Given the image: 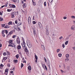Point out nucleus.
<instances>
[{
  "label": "nucleus",
  "instance_id": "1",
  "mask_svg": "<svg viewBox=\"0 0 75 75\" xmlns=\"http://www.w3.org/2000/svg\"><path fill=\"white\" fill-rule=\"evenodd\" d=\"M9 44L10 45H8V46L9 47H14L15 45L13 43V41L9 40Z\"/></svg>",
  "mask_w": 75,
  "mask_h": 75
},
{
  "label": "nucleus",
  "instance_id": "2",
  "mask_svg": "<svg viewBox=\"0 0 75 75\" xmlns=\"http://www.w3.org/2000/svg\"><path fill=\"white\" fill-rule=\"evenodd\" d=\"M22 47H23V49L25 50V52H28V50L27 49V47L23 43H22Z\"/></svg>",
  "mask_w": 75,
  "mask_h": 75
},
{
  "label": "nucleus",
  "instance_id": "3",
  "mask_svg": "<svg viewBox=\"0 0 75 75\" xmlns=\"http://www.w3.org/2000/svg\"><path fill=\"white\" fill-rule=\"evenodd\" d=\"M46 30L45 33L46 35H49V31H48V26H46Z\"/></svg>",
  "mask_w": 75,
  "mask_h": 75
},
{
  "label": "nucleus",
  "instance_id": "4",
  "mask_svg": "<svg viewBox=\"0 0 75 75\" xmlns=\"http://www.w3.org/2000/svg\"><path fill=\"white\" fill-rule=\"evenodd\" d=\"M27 45L29 48H31V47H32V45H31V43L29 42H27Z\"/></svg>",
  "mask_w": 75,
  "mask_h": 75
},
{
  "label": "nucleus",
  "instance_id": "5",
  "mask_svg": "<svg viewBox=\"0 0 75 75\" xmlns=\"http://www.w3.org/2000/svg\"><path fill=\"white\" fill-rule=\"evenodd\" d=\"M16 42L18 44H20V38H17V40L16 41Z\"/></svg>",
  "mask_w": 75,
  "mask_h": 75
},
{
  "label": "nucleus",
  "instance_id": "6",
  "mask_svg": "<svg viewBox=\"0 0 75 75\" xmlns=\"http://www.w3.org/2000/svg\"><path fill=\"white\" fill-rule=\"evenodd\" d=\"M71 30H75V25H73L71 27Z\"/></svg>",
  "mask_w": 75,
  "mask_h": 75
},
{
  "label": "nucleus",
  "instance_id": "7",
  "mask_svg": "<svg viewBox=\"0 0 75 75\" xmlns=\"http://www.w3.org/2000/svg\"><path fill=\"white\" fill-rule=\"evenodd\" d=\"M28 21L29 24H30L31 22V18L29 17L28 18Z\"/></svg>",
  "mask_w": 75,
  "mask_h": 75
},
{
  "label": "nucleus",
  "instance_id": "8",
  "mask_svg": "<svg viewBox=\"0 0 75 75\" xmlns=\"http://www.w3.org/2000/svg\"><path fill=\"white\" fill-rule=\"evenodd\" d=\"M17 48L18 50H20L21 48V46L19 44V45H18L17 46Z\"/></svg>",
  "mask_w": 75,
  "mask_h": 75
},
{
  "label": "nucleus",
  "instance_id": "9",
  "mask_svg": "<svg viewBox=\"0 0 75 75\" xmlns=\"http://www.w3.org/2000/svg\"><path fill=\"white\" fill-rule=\"evenodd\" d=\"M38 24L40 28H41L42 27V25H41V23L40 22L38 23Z\"/></svg>",
  "mask_w": 75,
  "mask_h": 75
},
{
  "label": "nucleus",
  "instance_id": "10",
  "mask_svg": "<svg viewBox=\"0 0 75 75\" xmlns=\"http://www.w3.org/2000/svg\"><path fill=\"white\" fill-rule=\"evenodd\" d=\"M7 59V57H4V58H3V59H2V62H3V61L4 60H6V59Z\"/></svg>",
  "mask_w": 75,
  "mask_h": 75
},
{
  "label": "nucleus",
  "instance_id": "11",
  "mask_svg": "<svg viewBox=\"0 0 75 75\" xmlns=\"http://www.w3.org/2000/svg\"><path fill=\"white\" fill-rule=\"evenodd\" d=\"M26 6H27L26 4H23V7L24 8H25V7H26Z\"/></svg>",
  "mask_w": 75,
  "mask_h": 75
},
{
  "label": "nucleus",
  "instance_id": "12",
  "mask_svg": "<svg viewBox=\"0 0 75 75\" xmlns=\"http://www.w3.org/2000/svg\"><path fill=\"white\" fill-rule=\"evenodd\" d=\"M28 69L30 71V70H31V67L30 66H29L28 67Z\"/></svg>",
  "mask_w": 75,
  "mask_h": 75
},
{
  "label": "nucleus",
  "instance_id": "13",
  "mask_svg": "<svg viewBox=\"0 0 75 75\" xmlns=\"http://www.w3.org/2000/svg\"><path fill=\"white\" fill-rule=\"evenodd\" d=\"M11 18H13L14 17V13H13L11 14Z\"/></svg>",
  "mask_w": 75,
  "mask_h": 75
},
{
  "label": "nucleus",
  "instance_id": "14",
  "mask_svg": "<svg viewBox=\"0 0 75 75\" xmlns=\"http://www.w3.org/2000/svg\"><path fill=\"white\" fill-rule=\"evenodd\" d=\"M42 67H44V69H46V71H47V66H42Z\"/></svg>",
  "mask_w": 75,
  "mask_h": 75
},
{
  "label": "nucleus",
  "instance_id": "15",
  "mask_svg": "<svg viewBox=\"0 0 75 75\" xmlns=\"http://www.w3.org/2000/svg\"><path fill=\"white\" fill-rule=\"evenodd\" d=\"M41 47L42 49V50H45V47H44V46L42 45H41Z\"/></svg>",
  "mask_w": 75,
  "mask_h": 75
},
{
  "label": "nucleus",
  "instance_id": "16",
  "mask_svg": "<svg viewBox=\"0 0 75 75\" xmlns=\"http://www.w3.org/2000/svg\"><path fill=\"white\" fill-rule=\"evenodd\" d=\"M12 8H16V6L14 4H12Z\"/></svg>",
  "mask_w": 75,
  "mask_h": 75
},
{
  "label": "nucleus",
  "instance_id": "17",
  "mask_svg": "<svg viewBox=\"0 0 75 75\" xmlns=\"http://www.w3.org/2000/svg\"><path fill=\"white\" fill-rule=\"evenodd\" d=\"M17 31H21V29L20 28H19L18 27V28L17 29H16Z\"/></svg>",
  "mask_w": 75,
  "mask_h": 75
},
{
  "label": "nucleus",
  "instance_id": "18",
  "mask_svg": "<svg viewBox=\"0 0 75 75\" xmlns=\"http://www.w3.org/2000/svg\"><path fill=\"white\" fill-rule=\"evenodd\" d=\"M12 24V22L11 21H10L8 23V25H11Z\"/></svg>",
  "mask_w": 75,
  "mask_h": 75
},
{
  "label": "nucleus",
  "instance_id": "19",
  "mask_svg": "<svg viewBox=\"0 0 75 75\" xmlns=\"http://www.w3.org/2000/svg\"><path fill=\"white\" fill-rule=\"evenodd\" d=\"M22 24V23H18V26H19V25H21V24Z\"/></svg>",
  "mask_w": 75,
  "mask_h": 75
},
{
  "label": "nucleus",
  "instance_id": "20",
  "mask_svg": "<svg viewBox=\"0 0 75 75\" xmlns=\"http://www.w3.org/2000/svg\"><path fill=\"white\" fill-rule=\"evenodd\" d=\"M35 59H38V57H37V55H36V54H35Z\"/></svg>",
  "mask_w": 75,
  "mask_h": 75
},
{
  "label": "nucleus",
  "instance_id": "21",
  "mask_svg": "<svg viewBox=\"0 0 75 75\" xmlns=\"http://www.w3.org/2000/svg\"><path fill=\"white\" fill-rule=\"evenodd\" d=\"M69 54H67L66 55V57L67 58H68V57H69Z\"/></svg>",
  "mask_w": 75,
  "mask_h": 75
},
{
  "label": "nucleus",
  "instance_id": "22",
  "mask_svg": "<svg viewBox=\"0 0 75 75\" xmlns=\"http://www.w3.org/2000/svg\"><path fill=\"white\" fill-rule=\"evenodd\" d=\"M8 69H6L5 70V72H8Z\"/></svg>",
  "mask_w": 75,
  "mask_h": 75
},
{
  "label": "nucleus",
  "instance_id": "23",
  "mask_svg": "<svg viewBox=\"0 0 75 75\" xmlns=\"http://www.w3.org/2000/svg\"><path fill=\"white\" fill-rule=\"evenodd\" d=\"M14 28L16 30H17V29L18 28V27L17 26H15L14 27Z\"/></svg>",
  "mask_w": 75,
  "mask_h": 75
},
{
  "label": "nucleus",
  "instance_id": "24",
  "mask_svg": "<svg viewBox=\"0 0 75 75\" xmlns=\"http://www.w3.org/2000/svg\"><path fill=\"white\" fill-rule=\"evenodd\" d=\"M9 8H12V4H10L9 5Z\"/></svg>",
  "mask_w": 75,
  "mask_h": 75
},
{
  "label": "nucleus",
  "instance_id": "25",
  "mask_svg": "<svg viewBox=\"0 0 75 75\" xmlns=\"http://www.w3.org/2000/svg\"><path fill=\"white\" fill-rule=\"evenodd\" d=\"M69 61V59H68V58L65 59V61L66 62H67V61Z\"/></svg>",
  "mask_w": 75,
  "mask_h": 75
},
{
  "label": "nucleus",
  "instance_id": "26",
  "mask_svg": "<svg viewBox=\"0 0 75 75\" xmlns=\"http://www.w3.org/2000/svg\"><path fill=\"white\" fill-rule=\"evenodd\" d=\"M68 43V41H67L65 42V45H67Z\"/></svg>",
  "mask_w": 75,
  "mask_h": 75
},
{
  "label": "nucleus",
  "instance_id": "27",
  "mask_svg": "<svg viewBox=\"0 0 75 75\" xmlns=\"http://www.w3.org/2000/svg\"><path fill=\"white\" fill-rule=\"evenodd\" d=\"M63 38V37L62 36H61L59 38V40H61V39H62Z\"/></svg>",
  "mask_w": 75,
  "mask_h": 75
},
{
  "label": "nucleus",
  "instance_id": "28",
  "mask_svg": "<svg viewBox=\"0 0 75 75\" xmlns=\"http://www.w3.org/2000/svg\"><path fill=\"white\" fill-rule=\"evenodd\" d=\"M58 56L59 57H61L62 56V54H59Z\"/></svg>",
  "mask_w": 75,
  "mask_h": 75
},
{
  "label": "nucleus",
  "instance_id": "29",
  "mask_svg": "<svg viewBox=\"0 0 75 75\" xmlns=\"http://www.w3.org/2000/svg\"><path fill=\"white\" fill-rule=\"evenodd\" d=\"M5 6L6 7H7V4H6V5H4L2 6V8H3V7H5Z\"/></svg>",
  "mask_w": 75,
  "mask_h": 75
},
{
  "label": "nucleus",
  "instance_id": "30",
  "mask_svg": "<svg viewBox=\"0 0 75 75\" xmlns=\"http://www.w3.org/2000/svg\"><path fill=\"white\" fill-rule=\"evenodd\" d=\"M5 28H10L9 26H8L7 25L6 26L4 27Z\"/></svg>",
  "mask_w": 75,
  "mask_h": 75
},
{
  "label": "nucleus",
  "instance_id": "31",
  "mask_svg": "<svg viewBox=\"0 0 75 75\" xmlns=\"http://www.w3.org/2000/svg\"><path fill=\"white\" fill-rule=\"evenodd\" d=\"M16 58H19V56L18 55V54H17L16 55Z\"/></svg>",
  "mask_w": 75,
  "mask_h": 75
},
{
  "label": "nucleus",
  "instance_id": "32",
  "mask_svg": "<svg viewBox=\"0 0 75 75\" xmlns=\"http://www.w3.org/2000/svg\"><path fill=\"white\" fill-rule=\"evenodd\" d=\"M3 21V18H1V17H0V21Z\"/></svg>",
  "mask_w": 75,
  "mask_h": 75
},
{
  "label": "nucleus",
  "instance_id": "33",
  "mask_svg": "<svg viewBox=\"0 0 75 75\" xmlns=\"http://www.w3.org/2000/svg\"><path fill=\"white\" fill-rule=\"evenodd\" d=\"M14 62H15L16 63V62H17V60H14L13 61Z\"/></svg>",
  "mask_w": 75,
  "mask_h": 75
},
{
  "label": "nucleus",
  "instance_id": "34",
  "mask_svg": "<svg viewBox=\"0 0 75 75\" xmlns=\"http://www.w3.org/2000/svg\"><path fill=\"white\" fill-rule=\"evenodd\" d=\"M60 50V49H57V52H59V51Z\"/></svg>",
  "mask_w": 75,
  "mask_h": 75
},
{
  "label": "nucleus",
  "instance_id": "35",
  "mask_svg": "<svg viewBox=\"0 0 75 75\" xmlns=\"http://www.w3.org/2000/svg\"><path fill=\"white\" fill-rule=\"evenodd\" d=\"M44 5L45 6H46L47 5V3H46V2H45L44 3Z\"/></svg>",
  "mask_w": 75,
  "mask_h": 75
},
{
  "label": "nucleus",
  "instance_id": "36",
  "mask_svg": "<svg viewBox=\"0 0 75 75\" xmlns=\"http://www.w3.org/2000/svg\"><path fill=\"white\" fill-rule=\"evenodd\" d=\"M62 47L63 48H65V45H64V44H62Z\"/></svg>",
  "mask_w": 75,
  "mask_h": 75
},
{
  "label": "nucleus",
  "instance_id": "37",
  "mask_svg": "<svg viewBox=\"0 0 75 75\" xmlns=\"http://www.w3.org/2000/svg\"><path fill=\"white\" fill-rule=\"evenodd\" d=\"M9 34H13V31H11L9 33Z\"/></svg>",
  "mask_w": 75,
  "mask_h": 75
},
{
  "label": "nucleus",
  "instance_id": "38",
  "mask_svg": "<svg viewBox=\"0 0 75 75\" xmlns=\"http://www.w3.org/2000/svg\"><path fill=\"white\" fill-rule=\"evenodd\" d=\"M52 37L53 38H54V37H55V34H53L52 35Z\"/></svg>",
  "mask_w": 75,
  "mask_h": 75
},
{
  "label": "nucleus",
  "instance_id": "39",
  "mask_svg": "<svg viewBox=\"0 0 75 75\" xmlns=\"http://www.w3.org/2000/svg\"><path fill=\"white\" fill-rule=\"evenodd\" d=\"M33 6H35V2H33Z\"/></svg>",
  "mask_w": 75,
  "mask_h": 75
},
{
  "label": "nucleus",
  "instance_id": "40",
  "mask_svg": "<svg viewBox=\"0 0 75 75\" xmlns=\"http://www.w3.org/2000/svg\"><path fill=\"white\" fill-rule=\"evenodd\" d=\"M3 66H0V69H2L3 68Z\"/></svg>",
  "mask_w": 75,
  "mask_h": 75
},
{
  "label": "nucleus",
  "instance_id": "41",
  "mask_svg": "<svg viewBox=\"0 0 75 75\" xmlns=\"http://www.w3.org/2000/svg\"><path fill=\"white\" fill-rule=\"evenodd\" d=\"M6 52H4L3 54V55H4V56L6 55Z\"/></svg>",
  "mask_w": 75,
  "mask_h": 75
},
{
  "label": "nucleus",
  "instance_id": "42",
  "mask_svg": "<svg viewBox=\"0 0 75 75\" xmlns=\"http://www.w3.org/2000/svg\"><path fill=\"white\" fill-rule=\"evenodd\" d=\"M49 1L50 3H52V0H49Z\"/></svg>",
  "mask_w": 75,
  "mask_h": 75
},
{
  "label": "nucleus",
  "instance_id": "43",
  "mask_svg": "<svg viewBox=\"0 0 75 75\" xmlns=\"http://www.w3.org/2000/svg\"><path fill=\"white\" fill-rule=\"evenodd\" d=\"M71 18H75V16H71Z\"/></svg>",
  "mask_w": 75,
  "mask_h": 75
},
{
  "label": "nucleus",
  "instance_id": "44",
  "mask_svg": "<svg viewBox=\"0 0 75 75\" xmlns=\"http://www.w3.org/2000/svg\"><path fill=\"white\" fill-rule=\"evenodd\" d=\"M33 24H35L36 23H35V21H33Z\"/></svg>",
  "mask_w": 75,
  "mask_h": 75
},
{
  "label": "nucleus",
  "instance_id": "45",
  "mask_svg": "<svg viewBox=\"0 0 75 75\" xmlns=\"http://www.w3.org/2000/svg\"><path fill=\"white\" fill-rule=\"evenodd\" d=\"M23 67V66H21L19 67V68H20L21 69H22V68Z\"/></svg>",
  "mask_w": 75,
  "mask_h": 75
},
{
  "label": "nucleus",
  "instance_id": "46",
  "mask_svg": "<svg viewBox=\"0 0 75 75\" xmlns=\"http://www.w3.org/2000/svg\"><path fill=\"white\" fill-rule=\"evenodd\" d=\"M44 59L45 62H47V59H46V58H45V57H44Z\"/></svg>",
  "mask_w": 75,
  "mask_h": 75
},
{
  "label": "nucleus",
  "instance_id": "47",
  "mask_svg": "<svg viewBox=\"0 0 75 75\" xmlns=\"http://www.w3.org/2000/svg\"><path fill=\"white\" fill-rule=\"evenodd\" d=\"M7 11H8L10 12V11H11V10L9 9H8Z\"/></svg>",
  "mask_w": 75,
  "mask_h": 75
},
{
  "label": "nucleus",
  "instance_id": "48",
  "mask_svg": "<svg viewBox=\"0 0 75 75\" xmlns=\"http://www.w3.org/2000/svg\"><path fill=\"white\" fill-rule=\"evenodd\" d=\"M23 11V13H25V14H26V13H27V11Z\"/></svg>",
  "mask_w": 75,
  "mask_h": 75
},
{
  "label": "nucleus",
  "instance_id": "49",
  "mask_svg": "<svg viewBox=\"0 0 75 75\" xmlns=\"http://www.w3.org/2000/svg\"><path fill=\"white\" fill-rule=\"evenodd\" d=\"M7 54L8 55H10V54L9 53V52H7Z\"/></svg>",
  "mask_w": 75,
  "mask_h": 75
},
{
  "label": "nucleus",
  "instance_id": "50",
  "mask_svg": "<svg viewBox=\"0 0 75 75\" xmlns=\"http://www.w3.org/2000/svg\"><path fill=\"white\" fill-rule=\"evenodd\" d=\"M15 37H16V36H15V35H13V36L12 38H14Z\"/></svg>",
  "mask_w": 75,
  "mask_h": 75
},
{
  "label": "nucleus",
  "instance_id": "51",
  "mask_svg": "<svg viewBox=\"0 0 75 75\" xmlns=\"http://www.w3.org/2000/svg\"><path fill=\"white\" fill-rule=\"evenodd\" d=\"M63 19H67V17L65 16L63 18Z\"/></svg>",
  "mask_w": 75,
  "mask_h": 75
},
{
  "label": "nucleus",
  "instance_id": "52",
  "mask_svg": "<svg viewBox=\"0 0 75 75\" xmlns=\"http://www.w3.org/2000/svg\"><path fill=\"white\" fill-rule=\"evenodd\" d=\"M5 25V24H3V25H2V27H4Z\"/></svg>",
  "mask_w": 75,
  "mask_h": 75
},
{
  "label": "nucleus",
  "instance_id": "53",
  "mask_svg": "<svg viewBox=\"0 0 75 75\" xmlns=\"http://www.w3.org/2000/svg\"><path fill=\"white\" fill-rule=\"evenodd\" d=\"M17 23H18L17 21H15V24H17Z\"/></svg>",
  "mask_w": 75,
  "mask_h": 75
},
{
  "label": "nucleus",
  "instance_id": "54",
  "mask_svg": "<svg viewBox=\"0 0 75 75\" xmlns=\"http://www.w3.org/2000/svg\"><path fill=\"white\" fill-rule=\"evenodd\" d=\"M5 32L4 31H3L2 32V34H4Z\"/></svg>",
  "mask_w": 75,
  "mask_h": 75
},
{
  "label": "nucleus",
  "instance_id": "55",
  "mask_svg": "<svg viewBox=\"0 0 75 75\" xmlns=\"http://www.w3.org/2000/svg\"><path fill=\"white\" fill-rule=\"evenodd\" d=\"M2 35L3 37H5V35L4 34V33L2 34Z\"/></svg>",
  "mask_w": 75,
  "mask_h": 75
},
{
  "label": "nucleus",
  "instance_id": "56",
  "mask_svg": "<svg viewBox=\"0 0 75 75\" xmlns=\"http://www.w3.org/2000/svg\"><path fill=\"white\" fill-rule=\"evenodd\" d=\"M5 32H6V34H7V33H7L8 32V31L7 30H5Z\"/></svg>",
  "mask_w": 75,
  "mask_h": 75
},
{
  "label": "nucleus",
  "instance_id": "57",
  "mask_svg": "<svg viewBox=\"0 0 75 75\" xmlns=\"http://www.w3.org/2000/svg\"><path fill=\"white\" fill-rule=\"evenodd\" d=\"M13 71H11L10 72V73H11V74H13Z\"/></svg>",
  "mask_w": 75,
  "mask_h": 75
},
{
  "label": "nucleus",
  "instance_id": "58",
  "mask_svg": "<svg viewBox=\"0 0 75 75\" xmlns=\"http://www.w3.org/2000/svg\"><path fill=\"white\" fill-rule=\"evenodd\" d=\"M34 18H35V16H33V20H35Z\"/></svg>",
  "mask_w": 75,
  "mask_h": 75
},
{
  "label": "nucleus",
  "instance_id": "59",
  "mask_svg": "<svg viewBox=\"0 0 75 75\" xmlns=\"http://www.w3.org/2000/svg\"><path fill=\"white\" fill-rule=\"evenodd\" d=\"M73 23L74 24H75V21H73Z\"/></svg>",
  "mask_w": 75,
  "mask_h": 75
},
{
  "label": "nucleus",
  "instance_id": "60",
  "mask_svg": "<svg viewBox=\"0 0 75 75\" xmlns=\"http://www.w3.org/2000/svg\"><path fill=\"white\" fill-rule=\"evenodd\" d=\"M2 47V45L1 44H0V47Z\"/></svg>",
  "mask_w": 75,
  "mask_h": 75
},
{
  "label": "nucleus",
  "instance_id": "61",
  "mask_svg": "<svg viewBox=\"0 0 75 75\" xmlns=\"http://www.w3.org/2000/svg\"><path fill=\"white\" fill-rule=\"evenodd\" d=\"M23 62L24 63H25L26 62V61H25V60L23 61Z\"/></svg>",
  "mask_w": 75,
  "mask_h": 75
},
{
  "label": "nucleus",
  "instance_id": "62",
  "mask_svg": "<svg viewBox=\"0 0 75 75\" xmlns=\"http://www.w3.org/2000/svg\"><path fill=\"white\" fill-rule=\"evenodd\" d=\"M27 65H28V66H30V64L29 63H28V64Z\"/></svg>",
  "mask_w": 75,
  "mask_h": 75
},
{
  "label": "nucleus",
  "instance_id": "63",
  "mask_svg": "<svg viewBox=\"0 0 75 75\" xmlns=\"http://www.w3.org/2000/svg\"><path fill=\"white\" fill-rule=\"evenodd\" d=\"M73 49L74 50H75V47H74L73 48Z\"/></svg>",
  "mask_w": 75,
  "mask_h": 75
},
{
  "label": "nucleus",
  "instance_id": "64",
  "mask_svg": "<svg viewBox=\"0 0 75 75\" xmlns=\"http://www.w3.org/2000/svg\"><path fill=\"white\" fill-rule=\"evenodd\" d=\"M13 2H14V3H16V1L15 0H13Z\"/></svg>",
  "mask_w": 75,
  "mask_h": 75
}]
</instances>
